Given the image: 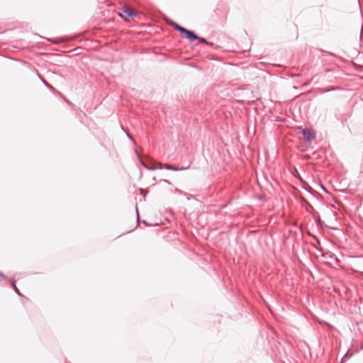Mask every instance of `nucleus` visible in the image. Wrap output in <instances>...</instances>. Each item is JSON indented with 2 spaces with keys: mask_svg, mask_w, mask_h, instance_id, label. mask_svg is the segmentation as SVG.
<instances>
[{
  "mask_svg": "<svg viewBox=\"0 0 363 363\" xmlns=\"http://www.w3.org/2000/svg\"><path fill=\"white\" fill-rule=\"evenodd\" d=\"M161 182H163L170 184V182L167 179H162Z\"/></svg>",
  "mask_w": 363,
  "mask_h": 363,
  "instance_id": "obj_11",
  "label": "nucleus"
},
{
  "mask_svg": "<svg viewBox=\"0 0 363 363\" xmlns=\"http://www.w3.org/2000/svg\"><path fill=\"white\" fill-rule=\"evenodd\" d=\"M42 80H43V83H44L47 86H48V87H49V88H50V89H52V86H50V84H49L46 81H45V80H43V79H42Z\"/></svg>",
  "mask_w": 363,
  "mask_h": 363,
  "instance_id": "obj_9",
  "label": "nucleus"
},
{
  "mask_svg": "<svg viewBox=\"0 0 363 363\" xmlns=\"http://www.w3.org/2000/svg\"><path fill=\"white\" fill-rule=\"evenodd\" d=\"M141 192H142L143 194H145V191H143V189H141Z\"/></svg>",
  "mask_w": 363,
  "mask_h": 363,
  "instance_id": "obj_13",
  "label": "nucleus"
},
{
  "mask_svg": "<svg viewBox=\"0 0 363 363\" xmlns=\"http://www.w3.org/2000/svg\"><path fill=\"white\" fill-rule=\"evenodd\" d=\"M136 212H137V214L138 215L139 214L138 210H136Z\"/></svg>",
  "mask_w": 363,
  "mask_h": 363,
  "instance_id": "obj_16",
  "label": "nucleus"
},
{
  "mask_svg": "<svg viewBox=\"0 0 363 363\" xmlns=\"http://www.w3.org/2000/svg\"><path fill=\"white\" fill-rule=\"evenodd\" d=\"M348 357V354L347 353L346 354H345V356L342 357V363H343Z\"/></svg>",
  "mask_w": 363,
  "mask_h": 363,
  "instance_id": "obj_8",
  "label": "nucleus"
},
{
  "mask_svg": "<svg viewBox=\"0 0 363 363\" xmlns=\"http://www.w3.org/2000/svg\"><path fill=\"white\" fill-rule=\"evenodd\" d=\"M142 164L143 165L144 167H145L146 169H162V167H164V165L161 163H159V166L158 167H149L147 166L145 163H144L143 162H141Z\"/></svg>",
  "mask_w": 363,
  "mask_h": 363,
  "instance_id": "obj_5",
  "label": "nucleus"
},
{
  "mask_svg": "<svg viewBox=\"0 0 363 363\" xmlns=\"http://www.w3.org/2000/svg\"><path fill=\"white\" fill-rule=\"evenodd\" d=\"M120 15L122 18H125V20H128V18L135 16L136 13L132 8L125 6L122 11V13Z\"/></svg>",
  "mask_w": 363,
  "mask_h": 363,
  "instance_id": "obj_2",
  "label": "nucleus"
},
{
  "mask_svg": "<svg viewBox=\"0 0 363 363\" xmlns=\"http://www.w3.org/2000/svg\"><path fill=\"white\" fill-rule=\"evenodd\" d=\"M11 286H12L13 289H14V291L16 292V294H18L19 296H21L19 290L18 289V288L16 286V284H15L14 281H12Z\"/></svg>",
  "mask_w": 363,
  "mask_h": 363,
  "instance_id": "obj_6",
  "label": "nucleus"
},
{
  "mask_svg": "<svg viewBox=\"0 0 363 363\" xmlns=\"http://www.w3.org/2000/svg\"><path fill=\"white\" fill-rule=\"evenodd\" d=\"M5 279H6V277L2 273L0 272V280Z\"/></svg>",
  "mask_w": 363,
  "mask_h": 363,
  "instance_id": "obj_10",
  "label": "nucleus"
},
{
  "mask_svg": "<svg viewBox=\"0 0 363 363\" xmlns=\"http://www.w3.org/2000/svg\"><path fill=\"white\" fill-rule=\"evenodd\" d=\"M303 135L308 141L313 140L315 137V133L313 130L308 128L303 130Z\"/></svg>",
  "mask_w": 363,
  "mask_h": 363,
  "instance_id": "obj_3",
  "label": "nucleus"
},
{
  "mask_svg": "<svg viewBox=\"0 0 363 363\" xmlns=\"http://www.w3.org/2000/svg\"><path fill=\"white\" fill-rule=\"evenodd\" d=\"M164 168H165L166 169H168V170H173V171L185 170V169H188V167H182V168L179 169V168H177V167H175L172 165L168 164H164Z\"/></svg>",
  "mask_w": 363,
  "mask_h": 363,
  "instance_id": "obj_4",
  "label": "nucleus"
},
{
  "mask_svg": "<svg viewBox=\"0 0 363 363\" xmlns=\"http://www.w3.org/2000/svg\"><path fill=\"white\" fill-rule=\"evenodd\" d=\"M198 40H199V42H200V43H205V44H206V43H207L206 40V39H204V38H199V39H198Z\"/></svg>",
  "mask_w": 363,
  "mask_h": 363,
  "instance_id": "obj_7",
  "label": "nucleus"
},
{
  "mask_svg": "<svg viewBox=\"0 0 363 363\" xmlns=\"http://www.w3.org/2000/svg\"><path fill=\"white\" fill-rule=\"evenodd\" d=\"M141 192H142L143 194H145V191H143V189H141Z\"/></svg>",
  "mask_w": 363,
  "mask_h": 363,
  "instance_id": "obj_14",
  "label": "nucleus"
},
{
  "mask_svg": "<svg viewBox=\"0 0 363 363\" xmlns=\"http://www.w3.org/2000/svg\"><path fill=\"white\" fill-rule=\"evenodd\" d=\"M136 212H137V214L138 215L139 214L138 210H136Z\"/></svg>",
  "mask_w": 363,
  "mask_h": 363,
  "instance_id": "obj_15",
  "label": "nucleus"
},
{
  "mask_svg": "<svg viewBox=\"0 0 363 363\" xmlns=\"http://www.w3.org/2000/svg\"><path fill=\"white\" fill-rule=\"evenodd\" d=\"M175 191L177 192V193H179V194L182 193V191L179 189H176Z\"/></svg>",
  "mask_w": 363,
  "mask_h": 363,
  "instance_id": "obj_12",
  "label": "nucleus"
},
{
  "mask_svg": "<svg viewBox=\"0 0 363 363\" xmlns=\"http://www.w3.org/2000/svg\"><path fill=\"white\" fill-rule=\"evenodd\" d=\"M174 28L176 30H179L181 33L185 34L186 38L189 39L190 40H194L199 39V36H197L194 32L189 30L176 23H174Z\"/></svg>",
  "mask_w": 363,
  "mask_h": 363,
  "instance_id": "obj_1",
  "label": "nucleus"
}]
</instances>
